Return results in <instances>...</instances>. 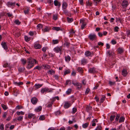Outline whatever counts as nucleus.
<instances>
[{
	"mask_svg": "<svg viewBox=\"0 0 130 130\" xmlns=\"http://www.w3.org/2000/svg\"><path fill=\"white\" fill-rule=\"evenodd\" d=\"M37 62L36 60L35 59L30 58H28L27 60L28 65L27 68L28 69L31 68L34 66V63L35 62L36 63Z\"/></svg>",
	"mask_w": 130,
	"mask_h": 130,
	"instance_id": "1",
	"label": "nucleus"
},
{
	"mask_svg": "<svg viewBox=\"0 0 130 130\" xmlns=\"http://www.w3.org/2000/svg\"><path fill=\"white\" fill-rule=\"evenodd\" d=\"M72 84L76 86H77V88L78 90H79L81 89L82 86L81 84L77 82L76 83L73 82Z\"/></svg>",
	"mask_w": 130,
	"mask_h": 130,
	"instance_id": "2",
	"label": "nucleus"
},
{
	"mask_svg": "<svg viewBox=\"0 0 130 130\" xmlns=\"http://www.w3.org/2000/svg\"><path fill=\"white\" fill-rule=\"evenodd\" d=\"M62 47L60 46V47L57 46L55 47L54 50L56 53H58L59 52V51L61 52L62 51Z\"/></svg>",
	"mask_w": 130,
	"mask_h": 130,
	"instance_id": "3",
	"label": "nucleus"
},
{
	"mask_svg": "<svg viewBox=\"0 0 130 130\" xmlns=\"http://www.w3.org/2000/svg\"><path fill=\"white\" fill-rule=\"evenodd\" d=\"M88 38L90 40H93L95 39L96 37L95 35L93 34H90Z\"/></svg>",
	"mask_w": 130,
	"mask_h": 130,
	"instance_id": "4",
	"label": "nucleus"
},
{
	"mask_svg": "<svg viewBox=\"0 0 130 130\" xmlns=\"http://www.w3.org/2000/svg\"><path fill=\"white\" fill-rule=\"evenodd\" d=\"M38 101V99L35 97L32 98L31 100V102L34 104H36L37 103Z\"/></svg>",
	"mask_w": 130,
	"mask_h": 130,
	"instance_id": "5",
	"label": "nucleus"
},
{
	"mask_svg": "<svg viewBox=\"0 0 130 130\" xmlns=\"http://www.w3.org/2000/svg\"><path fill=\"white\" fill-rule=\"evenodd\" d=\"M80 23H82V25H81V29H83L84 27L86 26V24L84 22V21L83 20H80Z\"/></svg>",
	"mask_w": 130,
	"mask_h": 130,
	"instance_id": "6",
	"label": "nucleus"
},
{
	"mask_svg": "<svg viewBox=\"0 0 130 130\" xmlns=\"http://www.w3.org/2000/svg\"><path fill=\"white\" fill-rule=\"evenodd\" d=\"M88 72L91 73H94L96 72V70L95 68H92L89 69Z\"/></svg>",
	"mask_w": 130,
	"mask_h": 130,
	"instance_id": "7",
	"label": "nucleus"
},
{
	"mask_svg": "<svg viewBox=\"0 0 130 130\" xmlns=\"http://www.w3.org/2000/svg\"><path fill=\"white\" fill-rule=\"evenodd\" d=\"M85 54L87 57L92 56L93 55V53H91L89 51H87L85 53Z\"/></svg>",
	"mask_w": 130,
	"mask_h": 130,
	"instance_id": "8",
	"label": "nucleus"
},
{
	"mask_svg": "<svg viewBox=\"0 0 130 130\" xmlns=\"http://www.w3.org/2000/svg\"><path fill=\"white\" fill-rule=\"evenodd\" d=\"M128 5V3L127 1L126 0H124L123 1L122 5L123 7H126Z\"/></svg>",
	"mask_w": 130,
	"mask_h": 130,
	"instance_id": "9",
	"label": "nucleus"
},
{
	"mask_svg": "<svg viewBox=\"0 0 130 130\" xmlns=\"http://www.w3.org/2000/svg\"><path fill=\"white\" fill-rule=\"evenodd\" d=\"M35 117V115L32 113H29L28 116V118L29 119H31L32 118L33 119H34Z\"/></svg>",
	"mask_w": 130,
	"mask_h": 130,
	"instance_id": "10",
	"label": "nucleus"
},
{
	"mask_svg": "<svg viewBox=\"0 0 130 130\" xmlns=\"http://www.w3.org/2000/svg\"><path fill=\"white\" fill-rule=\"evenodd\" d=\"M54 4L55 6H58L59 7H60L61 6L60 3L57 0H55L54 1Z\"/></svg>",
	"mask_w": 130,
	"mask_h": 130,
	"instance_id": "11",
	"label": "nucleus"
},
{
	"mask_svg": "<svg viewBox=\"0 0 130 130\" xmlns=\"http://www.w3.org/2000/svg\"><path fill=\"white\" fill-rule=\"evenodd\" d=\"M81 64L83 65H84L86 64L87 62V59L83 58L81 60Z\"/></svg>",
	"mask_w": 130,
	"mask_h": 130,
	"instance_id": "12",
	"label": "nucleus"
},
{
	"mask_svg": "<svg viewBox=\"0 0 130 130\" xmlns=\"http://www.w3.org/2000/svg\"><path fill=\"white\" fill-rule=\"evenodd\" d=\"M1 44L5 50H6L8 49V47L6 45V43L5 42H2Z\"/></svg>",
	"mask_w": 130,
	"mask_h": 130,
	"instance_id": "13",
	"label": "nucleus"
},
{
	"mask_svg": "<svg viewBox=\"0 0 130 130\" xmlns=\"http://www.w3.org/2000/svg\"><path fill=\"white\" fill-rule=\"evenodd\" d=\"M42 109V107L40 106H39L38 107L36 108L35 110V111L36 112H39Z\"/></svg>",
	"mask_w": 130,
	"mask_h": 130,
	"instance_id": "14",
	"label": "nucleus"
},
{
	"mask_svg": "<svg viewBox=\"0 0 130 130\" xmlns=\"http://www.w3.org/2000/svg\"><path fill=\"white\" fill-rule=\"evenodd\" d=\"M70 106L71 104L70 103H69L68 102H66L65 103L64 107L65 108H68Z\"/></svg>",
	"mask_w": 130,
	"mask_h": 130,
	"instance_id": "15",
	"label": "nucleus"
},
{
	"mask_svg": "<svg viewBox=\"0 0 130 130\" xmlns=\"http://www.w3.org/2000/svg\"><path fill=\"white\" fill-rule=\"evenodd\" d=\"M127 74V70L126 69H123L122 71V74L124 76H125Z\"/></svg>",
	"mask_w": 130,
	"mask_h": 130,
	"instance_id": "16",
	"label": "nucleus"
},
{
	"mask_svg": "<svg viewBox=\"0 0 130 130\" xmlns=\"http://www.w3.org/2000/svg\"><path fill=\"white\" fill-rule=\"evenodd\" d=\"M44 67V68L45 69H49L51 68V67L48 65H43L42 66V67Z\"/></svg>",
	"mask_w": 130,
	"mask_h": 130,
	"instance_id": "17",
	"label": "nucleus"
},
{
	"mask_svg": "<svg viewBox=\"0 0 130 130\" xmlns=\"http://www.w3.org/2000/svg\"><path fill=\"white\" fill-rule=\"evenodd\" d=\"M48 90V88H42L41 91V92L42 93H43L47 91Z\"/></svg>",
	"mask_w": 130,
	"mask_h": 130,
	"instance_id": "18",
	"label": "nucleus"
},
{
	"mask_svg": "<svg viewBox=\"0 0 130 130\" xmlns=\"http://www.w3.org/2000/svg\"><path fill=\"white\" fill-rule=\"evenodd\" d=\"M65 61L66 62H69L71 60V57L69 55H67V56H66L65 57Z\"/></svg>",
	"mask_w": 130,
	"mask_h": 130,
	"instance_id": "19",
	"label": "nucleus"
},
{
	"mask_svg": "<svg viewBox=\"0 0 130 130\" xmlns=\"http://www.w3.org/2000/svg\"><path fill=\"white\" fill-rule=\"evenodd\" d=\"M43 85V84H36L34 87H35V88L36 89H38L39 88H40V87H42Z\"/></svg>",
	"mask_w": 130,
	"mask_h": 130,
	"instance_id": "20",
	"label": "nucleus"
},
{
	"mask_svg": "<svg viewBox=\"0 0 130 130\" xmlns=\"http://www.w3.org/2000/svg\"><path fill=\"white\" fill-rule=\"evenodd\" d=\"M34 47L35 48L38 49L41 48V45L39 44H36L34 45Z\"/></svg>",
	"mask_w": 130,
	"mask_h": 130,
	"instance_id": "21",
	"label": "nucleus"
},
{
	"mask_svg": "<svg viewBox=\"0 0 130 130\" xmlns=\"http://www.w3.org/2000/svg\"><path fill=\"white\" fill-rule=\"evenodd\" d=\"M47 73L49 74L53 75L55 74V72L52 69H51L48 71Z\"/></svg>",
	"mask_w": 130,
	"mask_h": 130,
	"instance_id": "22",
	"label": "nucleus"
},
{
	"mask_svg": "<svg viewBox=\"0 0 130 130\" xmlns=\"http://www.w3.org/2000/svg\"><path fill=\"white\" fill-rule=\"evenodd\" d=\"M13 90L14 92V95L16 96H17V95L19 93V90L14 88Z\"/></svg>",
	"mask_w": 130,
	"mask_h": 130,
	"instance_id": "23",
	"label": "nucleus"
},
{
	"mask_svg": "<svg viewBox=\"0 0 130 130\" xmlns=\"http://www.w3.org/2000/svg\"><path fill=\"white\" fill-rule=\"evenodd\" d=\"M15 5V3H12L11 2H8L7 3V6L8 7H10L12 6H14Z\"/></svg>",
	"mask_w": 130,
	"mask_h": 130,
	"instance_id": "24",
	"label": "nucleus"
},
{
	"mask_svg": "<svg viewBox=\"0 0 130 130\" xmlns=\"http://www.w3.org/2000/svg\"><path fill=\"white\" fill-rule=\"evenodd\" d=\"M117 50L118 53L120 54L123 52V50L122 48L119 47L118 48Z\"/></svg>",
	"mask_w": 130,
	"mask_h": 130,
	"instance_id": "25",
	"label": "nucleus"
},
{
	"mask_svg": "<svg viewBox=\"0 0 130 130\" xmlns=\"http://www.w3.org/2000/svg\"><path fill=\"white\" fill-rule=\"evenodd\" d=\"M124 119L125 118L123 116L121 117L120 118L119 120V122L120 123L123 122L124 121Z\"/></svg>",
	"mask_w": 130,
	"mask_h": 130,
	"instance_id": "26",
	"label": "nucleus"
},
{
	"mask_svg": "<svg viewBox=\"0 0 130 130\" xmlns=\"http://www.w3.org/2000/svg\"><path fill=\"white\" fill-rule=\"evenodd\" d=\"M86 5L91 6L92 5V3L90 0H88L86 2Z\"/></svg>",
	"mask_w": 130,
	"mask_h": 130,
	"instance_id": "27",
	"label": "nucleus"
},
{
	"mask_svg": "<svg viewBox=\"0 0 130 130\" xmlns=\"http://www.w3.org/2000/svg\"><path fill=\"white\" fill-rule=\"evenodd\" d=\"M77 71L78 72L80 73H82L83 72V70L82 68L80 67H78L77 68Z\"/></svg>",
	"mask_w": 130,
	"mask_h": 130,
	"instance_id": "28",
	"label": "nucleus"
},
{
	"mask_svg": "<svg viewBox=\"0 0 130 130\" xmlns=\"http://www.w3.org/2000/svg\"><path fill=\"white\" fill-rule=\"evenodd\" d=\"M67 6V4L66 3H63L62 4V7L64 9H66Z\"/></svg>",
	"mask_w": 130,
	"mask_h": 130,
	"instance_id": "29",
	"label": "nucleus"
},
{
	"mask_svg": "<svg viewBox=\"0 0 130 130\" xmlns=\"http://www.w3.org/2000/svg\"><path fill=\"white\" fill-rule=\"evenodd\" d=\"M106 98L105 96H102V97L100 99V101L101 103H102L105 100V98Z\"/></svg>",
	"mask_w": 130,
	"mask_h": 130,
	"instance_id": "30",
	"label": "nucleus"
},
{
	"mask_svg": "<svg viewBox=\"0 0 130 130\" xmlns=\"http://www.w3.org/2000/svg\"><path fill=\"white\" fill-rule=\"evenodd\" d=\"M17 114L18 115H23L24 114V112L22 111H21L20 112L17 111L16 112Z\"/></svg>",
	"mask_w": 130,
	"mask_h": 130,
	"instance_id": "31",
	"label": "nucleus"
},
{
	"mask_svg": "<svg viewBox=\"0 0 130 130\" xmlns=\"http://www.w3.org/2000/svg\"><path fill=\"white\" fill-rule=\"evenodd\" d=\"M25 68H18V71L20 72H24L25 70Z\"/></svg>",
	"mask_w": 130,
	"mask_h": 130,
	"instance_id": "32",
	"label": "nucleus"
},
{
	"mask_svg": "<svg viewBox=\"0 0 130 130\" xmlns=\"http://www.w3.org/2000/svg\"><path fill=\"white\" fill-rule=\"evenodd\" d=\"M1 106L4 110H6L8 108L6 105L3 104H2Z\"/></svg>",
	"mask_w": 130,
	"mask_h": 130,
	"instance_id": "33",
	"label": "nucleus"
},
{
	"mask_svg": "<svg viewBox=\"0 0 130 130\" xmlns=\"http://www.w3.org/2000/svg\"><path fill=\"white\" fill-rule=\"evenodd\" d=\"M67 19L68 22L69 23H71L73 21V19L72 18H70L68 17H67Z\"/></svg>",
	"mask_w": 130,
	"mask_h": 130,
	"instance_id": "34",
	"label": "nucleus"
},
{
	"mask_svg": "<svg viewBox=\"0 0 130 130\" xmlns=\"http://www.w3.org/2000/svg\"><path fill=\"white\" fill-rule=\"evenodd\" d=\"M115 117V115L111 116L110 118V120L111 121H112L114 120Z\"/></svg>",
	"mask_w": 130,
	"mask_h": 130,
	"instance_id": "35",
	"label": "nucleus"
},
{
	"mask_svg": "<svg viewBox=\"0 0 130 130\" xmlns=\"http://www.w3.org/2000/svg\"><path fill=\"white\" fill-rule=\"evenodd\" d=\"M50 29L47 27H46L43 29V32H48L49 31Z\"/></svg>",
	"mask_w": 130,
	"mask_h": 130,
	"instance_id": "36",
	"label": "nucleus"
},
{
	"mask_svg": "<svg viewBox=\"0 0 130 130\" xmlns=\"http://www.w3.org/2000/svg\"><path fill=\"white\" fill-rule=\"evenodd\" d=\"M72 90L71 89H68L67 91L66 92V93L68 95L70 94L71 93Z\"/></svg>",
	"mask_w": 130,
	"mask_h": 130,
	"instance_id": "37",
	"label": "nucleus"
},
{
	"mask_svg": "<svg viewBox=\"0 0 130 130\" xmlns=\"http://www.w3.org/2000/svg\"><path fill=\"white\" fill-rule=\"evenodd\" d=\"M88 123H86L83 125L82 126L84 128H86L88 126Z\"/></svg>",
	"mask_w": 130,
	"mask_h": 130,
	"instance_id": "38",
	"label": "nucleus"
},
{
	"mask_svg": "<svg viewBox=\"0 0 130 130\" xmlns=\"http://www.w3.org/2000/svg\"><path fill=\"white\" fill-rule=\"evenodd\" d=\"M52 29L53 30L57 31L60 30V28L58 27H53Z\"/></svg>",
	"mask_w": 130,
	"mask_h": 130,
	"instance_id": "39",
	"label": "nucleus"
},
{
	"mask_svg": "<svg viewBox=\"0 0 130 130\" xmlns=\"http://www.w3.org/2000/svg\"><path fill=\"white\" fill-rule=\"evenodd\" d=\"M14 84L16 85L19 86L20 85H23V83L22 82H19L18 83L17 82H15L14 83Z\"/></svg>",
	"mask_w": 130,
	"mask_h": 130,
	"instance_id": "40",
	"label": "nucleus"
},
{
	"mask_svg": "<svg viewBox=\"0 0 130 130\" xmlns=\"http://www.w3.org/2000/svg\"><path fill=\"white\" fill-rule=\"evenodd\" d=\"M29 9L28 8H26L25 10L24 11V12L25 14H27L28 13L29 11Z\"/></svg>",
	"mask_w": 130,
	"mask_h": 130,
	"instance_id": "41",
	"label": "nucleus"
},
{
	"mask_svg": "<svg viewBox=\"0 0 130 130\" xmlns=\"http://www.w3.org/2000/svg\"><path fill=\"white\" fill-rule=\"evenodd\" d=\"M92 107L89 106H88L86 107V109L87 111L89 112L90 110L92 109Z\"/></svg>",
	"mask_w": 130,
	"mask_h": 130,
	"instance_id": "42",
	"label": "nucleus"
},
{
	"mask_svg": "<svg viewBox=\"0 0 130 130\" xmlns=\"http://www.w3.org/2000/svg\"><path fill=\"white\" fill-rule=\"evenodd\" d=\"M23 119V116H20L17 118V120L19 121H21Z\"/></svg>",
	"mask_w": 130,
	"mask_h": 130,
	"instance_id": "43",
	"label": "nucleus"
},
{
	"mask_svg": "<svg viewBox=\"0 0 130 130\" xmlns=\"http://www.w3.org/2000/svg\"><path fill=\"white\" fill-rule=\"evenodd\" d=\"M39 119L41 120H43L45 119L44 116V115H42L40 116Z\"/></svg>",
	"mask_w": 130,
	"mask_h": 130,
	"instance_id": "44",
	"label": "nucleus"
},
{
	"mask_svg": "<svg viewBox=\"0 0 130 130\" xmlns=\"http://www.w3.org/2000/svg\"><path fill=\"white\" fill-rule=\"evenodd\" d=\"M54 44H56L58 43L59 42V40H53L52 41Z\"/></svg>",
	"mask_w": 130,
	"mask_h": 130,
	"instance_id": "45",
	"label": "nucleus"
},
{
	"mask_svg": "<svg viewBox=\"0 0 130 130\" xmlns=\"http://www.w3.org/2000/svg\"><path fill=\"white\" fill-rule=\"evenodd\" d=\"M70 72V71L69 70H66L64 72V75L69 73Z\"/></svg>",
	"mask_w": 130,
	"mask_h": 130,
	"instance_id": "46",
	"label": "nucleus"
},
{
	"mask_svg": "<svg viewBox=\"0 0 130 130\" xmlns=\"http://www.w3.org/2000/svg\"><path fill=\"white\" fill-rule=\"evenodd\" d=\"M57 14H54L53 16V19L54 20H56L57 19Z\"/></svg>",
	"mask_w": 130,
	"mask_h": 130,
	"instance_id": "47",
	"label": "nucleus"
},
{
	"mask_svg": "<svg viewBox=\"0 0 130 130\" xmlns=\"http://www.w3.org/2000/svg\"><path fill=\"white\" fill-rule=\"evenodd\" d=\"M41 69V67L39 66H37L35 67L34 68V69H37L39 70H40Z\"/></svg>",
	"mask_w": 130,
	"mask_h": 130,
	"instance_id": "48",
	"label": "nucleus"
},
{
	"mask_svg": "<svg viewBox=\"0 0 130 130\" xmlns=\"http://www.w3.org/2000/svg\"><path fill=\"white\" fill-rule=\"evenodd\" d=\"M14 23L18 25H19L21 23V22L18 20H15L14 21Z\"/></svg>",
	"mask_w": 130,
	"mask_h": 130,
	"instance_id": "49",
	"label": "nucleus"
},
{
	"mask_svg": "<svg viewBox=\"0 0 130 130\" xmlns=\"http://www.w3.org/2000/svg\"><path fill=\"white\" fill-rule=\"evenodd\" d=\"M25 39L26 41L28 42L29 41L30 39L29 38H28L27 36H25Z\"/></svg>",
	"mask_w": 130,
	"mask_h": 130,
	"instance_id": "50",
	"label": "nucleus"
},
{
	"mask_svg": "<svg viewBox=\"0 0 130 130\" xmlns=\"http://www.w3.org/2000/svg\"><path fill=\"white\" fill-rule=\"evenodd\" d=\"M22 108H23V107L20 105H18L16 107V109H18Z\"/></svg>",
	"mask_w": 130,
	"mask_h": 130,
	"instance_id": "51",
	"label": "nucleus"
},
{
	"mask_svg": "<svg viewBox=\"0 0 130 130\" xmlns=\"http://www.w3.org/2000/svg\"><path fill=\"white\" fill-rule=\"evenodd\" d=\"M48 2L49 3L50 5H52L53 4V0H48Z\"/></svg>",
	"mask_w": 130,
	"mask_h": 130,
	"instance_id": "52",
	"label": "nucleus"
},
{
	"mask_svg": "<svg viewBox=\"0 0 130 130\" xmlns=\"http://www.w3.org/2000/svg\"><path fill=\"white\" fill-rule=\"evenodd\" d=\"M102 129V127L100 125L98 126L96 129L95 130H101Z\"/></svg>",
	"mask_w": 130,
	"mask_h": 130,
	"instance_id": "53",
	"label": "nucleus"
},
{
	"mask_svg": "<svg viewBox=\"0 0 130 130\" xmlns=\"http://www.w3.org/2000/svg\"><path fill=\"white\" fill-rule=\"evenodd\" d=\"M22 62L23 65L25 64L26 62V60L24 59H22L21 60Z\"/></svg>",
	"mask_w": 130,
	"mask_h": 130,
	"instance_id": "54",
	"label": "nucleus"
},
{
	"mask_svg": "<svg viewBox=\"0 0 130 130\" xmlns=\"http://www.w3.org/2000/svg\"><path fill=\"white\" fill-rule=\"evenodd\" d=\"M90 91V89L89 88H87L85 92V94H88Z\"/></svg>",
	"mask_w": 130,
	"mask_h": 130,
	"instance_id": "55",
	"label": "nucleus"
},
{
	"mask_svg": "<svg viewBox=\"0 0 130 130\" xmlns=\"http://www.w3.org/2000/svg\"><path fill=\"white\" fill-rule=\"evenodd\" d=\"M72 113H74L77 111V109L76 108H74L72 109Z\"/></svg>",
	"mask_w": 130,
	"mask_h": 130,
	"instance_id": "56",
	"label": "nucleus"
},
{
	"mask_svg": "<svg viewBox=\"0 0 130 130\" xmlns=\"http://www.w3.org/2000/svg\"><path fill=\"white\" fill-rule=\"evenodd\" d=\"M120 117L119 115H117L115 119V120L116 121H118Z\"/></svg>",
	"mask_w": 130,
	"mask_h": 130,
	"instance_id": "57",
	"label": "nucleus"
},
{
	"mask_svg": "<svg viewBox=\"0 0 130 130\" xmlns=\"http://www.w3.org/2000/svg\"><path fill=\"white\" fill-rule=\"evenodd\" d=\"M111 43L113 44H116L117 42L115 40H112L111 41Z\"/></svg>",
	"mask_w": 130,
	"mask_h": 130,
	"instance_id": "58",
	"label": "nucleus"
},
{
	"mask_svg": "<svg viewBox=\"0 0 130 130\" xmlns=\"http://www.w3.org/2000/svg\"><path fill=\"white\" fill-rule=\"evenodd\" d=\"M9 66V64L8 63H5L3 65V67L5 68L8 67Z\"/></svg>",
	"mask_w": 130,
	"mask_h": 130,
	"instance_id": "59",
	"label": "nucleus"
},
{
	"mask_svg": "<svg viewBox=\"0 0 130 130\" xmlns=\"http://www.w3.org/2000/svg\"><path fill=\"white\" fill-rule=\"evenodd\" d=\"M7 14L8 15L9 17H11L12 16V14L10 13H7Z\"/></svg>",
	"mask_w": 130,
	"mask_h": 130,
	"instance_id": "60",
	"label": "nucleus"
},
{
	"mask_svg": "<svg viewBox=\"0 0 130 130\" xmlns=\"http://www.w3.org/2000/svg\"><path fill=\"white\" fill-rule=\"evenodd\" d=\"M64 44L65 45H66L67 47H68L70 44V43L68 42H66Z\"/></svg>",
	"mask_w": 130,
	"mask_h": 130,
	"instance_id": "61",
	"label": "nucleus"
},
{
	"mask_svg": "<svg viewBox=\"0 0 130 130\" xmlns=\"http://www.w3.org/2000/svg\"><path fill=\"white\" fill-rule=\"evenodd\" d=\"M119 28L118 26L115 27L114 29L115 31L116 32H118V29Z\"/></svg>",
	"mask_w": 130,
	"mask_h": 130,
	"instance_id": "62",
	"label": "nucleus"
},
{
	"mask_svg": "<svg viewBox=\"0 0 130 130\" xmlns=\"http://www.w3.org/2000/svg\"><path fill=\"white\" fill-rule=\"evenodd\" d=\"M98 44L99 45H102V46H103L104 45V43L102 42H99L98 43Z\"/></svg>",
	"mask_w": 130,
	"mask_h": 130,
	"instance_id": "63",
	"label": "nucleus"
},
{
	"mask_svg": "<svg viewBox=\"0 0 130 130\" xmlns=\"http://www.w3.org/2000/svg\"><path fill=\"white\" fill-rule=\"evenodd\" d=\"M33 88L31 87L29 88V91L31 92V93L33 90Z\"/></svg>",
	"mask_w": 130,
	"mask_h": 130,
	"instance_id": "64",
	"label": "nucleus"
}]
</instances>
